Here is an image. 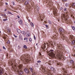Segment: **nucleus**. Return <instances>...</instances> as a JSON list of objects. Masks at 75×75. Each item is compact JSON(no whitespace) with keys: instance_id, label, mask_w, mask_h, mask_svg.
I'll use <instances>...</instances> for the list:
<instances>
[{"instance_id":"1","label":"nucleus","mask_w":75,"mask_h":75,"mask_svg":"<svg viewBox=\"0 0 75 75\" xmlns=\"http://www.w3.org/2000/svg\"><path fill=\"white\" fill-rule=\"evenodd\" d=\"M59 48H60V46L59 45H58L57 47L56 48L57 50L55 51V52H57V57H59V58H61V54L59 53Z\"/></svg>"},{"instance_id":"2","label":"nucleus","mask_w":75,"mask_h":75,"mask_svg":"<svg viewBox=\"0 0 75 75\" xmlns=\"http://www.w3.org/2000/svg\"><path fill=\"white\" fill-rule=\"evenodd\" d=\"M59 31L60 33V35L65 34V31L64 29L62 28H60L59 29Z\"/></svg>"},{"instance_id":"3","label":"nucleus","mask_w":75,"mask_h":75,"mask_svg":"<svg viewBox=\"0 0 75 75\" xmlns=\"http://www.w3.org/2000/svg\"><path fill=\"white\" fill-rule=\"evenodd\" d=\"M55 44H56V43L55 42L52 43V42H50L49 43V45L50 47H52V48H54V46L55 45Z\"/></svg>"},{"instance_id":"4","label":"nucleus","mask_w":75,"mask_h":75,"mask_svg":"<svg viewBox=\"0 0 75 75\" xmlns=\"http://www.w3.org/2000/svg\"><path fill=\"white\" fill-rule=\"evenodd\" d=\"M49 56L52 58H55V54L52 52H50L49 54Z\"/></svg>"},{"instance_id":"5","label":"nucleus","mask_w":75,"mask_h":75,"mask_svg":"<svg viewBox=\"0 0 75 75\" xmlns=\"http://www.w3.org/2000/svg\"><path fill=\"white\" fill-rule=\"evenodd\" d=\"M45 45H46V43H44V46H41V48L43 50H44V51H46L47 50V48H46L45 49V48H46V46H45Z\"/></svg>"},{"instance_id":"6","label":"nucleus","mask_w":75,"mask_h":75,"mask_svg":"<svg viewBox=\"0 0 75 75\" xmlns=\"http://www.w3.org/2000/svg\"><path fill=\"white\" fill-rule=\"evenodd\" d=\"M64 20L66 22V23H67V24H69V23H71V20H68V19H67V18H64Z\"/></svg>"},{"instance_id":"7","label":"nucleus","mask_w":75,"mask_h":75,"mask_svg":"<svg viewBox=\"0 0 75 75\" xmlns=\"http://www.w3.org/2000/svg\"><path fill=\"white\" fill-rule=\"evenodd\" d=\"M70 62L71 64H72V68H75V64H74V61H73V60H71Z\"/></svg>"},{"instance_id":"8","label":"nucleus","mask_w":75,"mask_h":75,"mask_svg":"<svg viewBox=\"0 0 75 75\" xmlns=\"http://www.w3.org/2000/svg\"><path fill=\"white\" fill-rule=\"evenodd\" d=\"M40 10V8L38 6H37L36 8L35 9L34 11L36 13H37L39 12V10Z\"/></svg>"},{"instance_id":"9","label":"nucleus","mask_w":75,"mask_h":75,"mask_svg":"<svg viewBox=\"0 0 75 75\" xmlns=\"http://www.w3.org/2000/svg\"><path fill=\"white\" fill-rule=\"evenodd\" d=\"M65 33H64L63 34H62L61 35L60 37L62 38V39L63 40H64L65 39V36L64 35Z\"/></svg>"},{"instance_id":"10","label":"nucleus","mask_w":75,"mask_h":75,"mask_svg":"<svg viewBox=\"0 0 75 75\" xmlns=\"http://www.w3.org/2000/svg\"><path fill=\"white\" fill-rule=\"evenodd\" d=\"M24 71L27 74H28V73H30V71H29V70L27 69H24Z\"/></svg>"},{"instance_id":"11","label":"nucleus","mask_w":75,"mask_h":75,"mask_svg":"<svg viewBox=\"0 0 75 75\" xmlns=\"http://www.w3.org/2000/svg\"><path fill=\"white\" fill-rule=\"evenodd\" d=\"M23 71L22 69L20 70V71L19 72V73L20 75H22L23 74Z\"/></svg>"},{"instance_id":"12","label":"nucleus","mask_w":75,"mask_h":75,"mask_svg":"<svg viewBox=\"0 0 75 75\" xmlns=\"http://www.w3.org/2000/svg\"><path fill=\"white\" fill-rule=\"evenodd\" d=\"M26 35L27 37H29L30 35V32L28 31L26 32Z\"/></svg>"},{"instance_id":"13","label":"nucleus","mask_w":75,"mask_h":75,"mask_svg":"<svg viewBox=\"0 0 75 75\" xmlns=\"http://www.w3.org/2000/svg\"><path fill=\"white\" fill-rule=\"evenodd\" d=\"M17 30L18 33H19V34L20 33H21V30H20L18 28L17 29Z\"/></svg>"},{"instance_id":"14","label":"nucleus","mask_w":75,"mask_h":75,"mask_svg":"<svg viewBox=\"0 0 75 75\" xmlns=\"http://www.w3.org/2000/svg\"><path fill=\"white\" fill-rule=\"evenodd\" d=\"M72 6V8H74L75 9V3H73Z\"/></svg>"},{"instance_id":"15","label":"nucleus","mask_w":75,"mask_h":75,"mask_svg":"<svg viewBox=\"0 0 75 75\" xmlns=\"http://www.w3.org/2000/svg\"><path fill=\"white\" fill-rule=\"evenodd\" d=\"M63 17H64V19H65V18H67L68 17V15H66V17L65 16V14H63Z\"/></svg>"},{"instance_id":"16","label":"nucleus","mask_w":75,"mask_h":75,"mask_svg":"<svg viewBox=\"0 0 75 75\" xmlns=\"http://www.w3.org/2000/svg\"><path fill=\"white\" fill-rule=\"evenodd\" d=\"M29 1H26L25 3V5H27V4H29Z\"/></svg>"},{"instance_id":"17","label":"nucleus","mask_w":75,"mask_h":75,"mask_svg":"<svg viewBox=\"0 0 75 75\" xmlns=\"http://www.w3.org/2000/svg\"><path fill=\"white\" fill-rule=\"evenodd\" d=\"M47 74H48V75H51V74L50 73V70H48L47 71Z\"/></svg>"},{"instance_id":"18","label":"nucleus","mask_w":75,"mask_h":75,"mask_svg":"<svg viewBox=\"0 0 75 75\" xmlns=\"http://www.w3.org/2000/svg\"><path fill=\"white\" fill-rule=\"evenodd\" d=\"M18 68L20 70L22 69V65H20L18 66Z\"/></svg>"},{"instance_id":"19","label":"nucleus","mask_w":75,"mask_h":75,"mask_svg":"<svg viewBox=\"0 0 75 75\" xmlns=\"http://www.w3.org/2000/svg\"><path fill=\"white\" fill-rule=\"evenodd\" d=\"M3 73V70H0V75H2Z\"/></svg>"},{"instance_id":"20","label":"nucleus","mask_w":75,"mask_h":75,"mask_svg":"<svg viewBox=\"0 0 75 75\" xmlns=\"http://www.w3.org/2000/svg\"><path fill=\"white\" fill-rule=\"evenodd\" d=\"M69 2H66V4H65V6H68L69 5Z\"/></svg>"},{"instance_id":"21","label":"nucleus","mask_w":75,"mask_h":75,"mask_svg":"<svg viewBox=\"0 0 75 75\" xmlns=\"http://www.w3.org/2000/svg\"><path fill=\"white\" fill-rule=\"evenodd\" d=\"M19 38L21 40H23V38H22V37H21V35H19Z\"/></svg>"},{"instance_id":"22","label":"nucleus","mask_w":75,"mask_h":75,"mask_svg":"<svg viewBox=\"0 0 75 75\" xmlns=\"http://www.w3.org/2000/svg\"><path fill=\"white\" fill-rule=\"evenodd\" d=\"M19 23L20 24H23V21H22V20H20V21H19Z\"/></svg>"},{"instance_id":"23","label":"nucleus","mask_w":75,"mask_h":75,"mask_svg":"<svg viewBox=\"0 0 75 75\" xmlns=\"http://www.w3.org/2000/svg\"><path fill=\"white\" fill-rule=\"evenodd\" d=\"M30 24L31 25L32 27H34V24H33V23L31 22L30 23Z\"/></svg>"},{"instance_id":"24","label":"nucleus","mask_w":75,"mask_h":75,"mask_svg":"<svg viewBox=\"0 0 75 75\" xmlns=\"http://www.w3.org/2000/svg\"><path fill=\"white\" fill-rule=\"evenodd\" d=\"M23 48H25V49H27V47L26 46V45H25L23 46Z\"/></svg>"},{"instance_id":"25","label":"nucleus","mask_w":75,"mask_h":75,"mask_svg":"<svg viewBox=\"0 0 75 75\" xmlns=\"http://www.w3.org/2000/svg\"><path fill=\"white\" fill-rule=\"evenodd\" d=\"M71 44L74 45L75 44V41L74 40L71 42Z\"/></svg>"},{"instance_id":"26","label":"nucleus","mask_w":75,"mask_h":75,"mask_svg":"<svg viewBox=\"0 0 75 75\" xmlns=\"http://www.w3.org/2000/svg\"><path fill=\"white\" fill-rule=\"evenodd\" d=\"M7 30H8V33H10L11 32V30L10 28H8L7 29Z\"/></svg>"},{"instance_id":"27","label":"nucleus","mask_w":75,"mask_h":75,"mask_svg":"<svg viewBox=\"0 0 75 75\" xmlns=\"http://www.w3.org/2000/svg\"><path fill=\"white\" fill-rule=\"evenodd\" d=\"M28 38H24V40H26V41L27 42L28 41Z\"/></svg>"},{"instance_id":"28","label":"nucleus","mask_w":75,"mask_h":75,"mask_svg":"<svg viewBox=\"0 0 75 75\" xmlns=\"http://www.w3.org/2000/svg\"><path fill=\"white\" fill-rule=\"evenodd\" d=\"M22 57H23V59H25L26 57V56L24 54L23 55Z\"/></svg>"},{"instance_id":"29","label":"nucleus","mask_w":75,"mask_h":75,"mask_svg":"<svg viewBox=\"0 0 75 75\" xmlns=\"http://www.w3.org/2000/svg\"><path fill=\"white\" fill-rule=\"evenodd\" d=\"M22 33L23 35H25V32L24 31H22Z\"/></svg>"},{"instance_id":"30","label":"nucleus","mask_w":75,"mask_h":75,"mask_svg":"<svg viewBox=\"0 0 75 75\" xmlns=\"http://www.w3.org/2000/svg\"><path fill=\"white\" fill-rule=\"evenodd\" d=\"M50 68L52 71H54V68L51 67H50Z\"/></svg>"},{"instance_id":"31","label":"nucleus","mask_w":75,"mask_h":75,"mask_svg":"<svg viewBox=\"0 0 75 75\" xmlns=\"http://www.w3.org/2000/svg\"><path fill=\"white\" fill-rule=\"evenodd\" d=\"M62 1H64V2H67L68 1V0H62Z\"/></svg>"},{"instance_id":"32","label":"nucleus","mask_w":75,"mask_h":75,"mask_svg":"<svg viewBox=\"0 0 75 75\" xmlns=\"http://www.w3.org/2000/svg\"><path fill=\"white\" fill-rule=\"evenodd\" d=\"M7 19H3V21H7Z\"/></svg>"},{"instance_id":"33","label":"nucleus","mask_w":75,"mask_h":75,"mask_svg":"<svg viewBox=\"0 0 75 75\" xmlns=\"http://www.w3.org/2000/svg\"><path fill=\"white\" fill-rule=\"evenodd\" d=\"M21 1L22 3H24L25 1V0H21Z\"/></svg>"},{"instance_id":"34","label":"nucleus","mask_w":75,"mask_h":75,"mask_svg":"<svg viewBox=\"0 0 75 75\" xmlns=\"http://www.w3.org/2000/svg\"><path fill=\"white\" fill-rule=\"evenodd\" d=\"M28 11H31V8H28Z\"/></svg>"},{"instance_id":"35","label":"nucleus","mask_w":75,"mask_h":75,"mask_svg":"<svg viewBox=\"0 0 75 75\" xmlns=\"http://www.w3.org/2000/svg\"><path fill=\"white\" fill-rule=\"evenodd\" d=\"M72 28L73 29V30H75V27L74 26H73L72 27Z\"/></svg>"},{"instance_id":"36","label":"nucleus","mask_w":75,"mask_h":75,"mask_svg":"<svg viewBox=\"0 0 75 75\" xmlns=\"http://www.w3.org/2000/svg\"><path fill=\"white\" fill-rule=\"evenodd\" d=\"M8 14H12V13L8 11Z\"/></svg>"},{"instance_id":"37","label":"nucleus","mask_w":75,"mask_h":75,"mask_svg":"<svg viewBox=\"0 0 75 75\" xmlns=\"http://www.w3.org/2000/svg\"><path fill=\"white\" fill-rule=\"evenodd\" d=\"M10 42L9 40L7 42V44H10Z\"/></svg>"},{"instance_id":"38","label":"nucleus","mask_w":75,"mask_h":75,"mask_svg":"<svg viewBox=\"0 0 75 75\" xmlns=\"http://www.w3.org/2000/svg\"><path fill=\"white\" fill-rule=\"evenodd\" d=\"M53 51H54V50H51L49 51V52H53Z\"/></svg>"},{"instance_id":"39","label":"nucleus","mask_w":75,"mask_h":75,"mask_svg":"<svg viewBox=\"0 0 75 75\" xmlns=\"http://www.w3.org/2000/svg\"><path fill=\"white\" fill-rule=\"evenodd\" d=\"M59 8L60 10H62V7H61Z\"/></svg>"},{"instance_id":"40","label":"nucleus","mask_w":75,"mask_h":75,"mask_svg":"<svg viewBox=\"0 0 75 75\" xmlns=\"http://www.w3.org/2000/svg\"><path fill=\"white\" fill-rule=\"evenodd\" d=\"M30 69V70L31 71V72H33V68H31Z\"/></svg>"},{"instance_id":"41","label":"nucleus","mask_w":75,"mask_h":75,"mask_svg":"<svg viewBox=\"0 0 75 75\" xmlns=\"http://www.w3.org/2000/svg\"><path fill=\"white\" fill-rule=\"evenodd\" d=\"M13 66L15 67H16L17 66V65L15 64H14L13 65Z\"/></svg>"},{"instance_id":"42","label":"nucleus","mask_w":75,"mask_h":75,"mask_svg":"<svg viewBox=\"0 0 75 75\" xmlns=\"http://www.w3.org/2000/svg\"><path fill=\"white\" fill-rule=\"evenodd\" d=\"M39 54L40 55V57H41V52H39Z\"/></svg>"},{"instance_id":"43","label":"nucleus","mask_w":75,"mask_h":75,"mask_svg":"<svg viewBox=\"0 0 75 75\" xmlns=\"http://www.w3.org/2000/svg\"><path fill=\"white\" fill-rule=\"evenodd\" d=\"M13 35L15 37V38H17V36H16V35H15V34H14Z\"/></svg>"},{"instance_id":"44","label":"nucleus","mask_w":75,"mask_h":75,"mask_svg":"<svg viewBox=\"0 0 75 75\" xmlns=\"http://www.w3.org/2000/svg\"><path fill=\"white\" fill-rule=\"evenodd\" d=\"M29 41L30 42H31V41H32V39L31 38L29 39Z\"/></svg>"},{"instance_id":"45","label":"nucleus","mask_w":75,"mask_h":75,"mask_svg":"<svg viewBox=\"0 0 75 75\" xmlns=\"http://www.w3.org/2000/svg\"><path fill=\"white\" fill-rule=\"evenodd\" d=\"M6 14H3V17H6Z\"/></svg>"},{"instance_id":"46","label":"nucleus","mask_w":75,"mask_h":75,"mask_svg":"<svg viewBox=\"0 0 75 75\" xmlns=\"http://www.w3.org/2000/svg\"><path fill=\"white\" fill-rule=\"evenodd\" d=\"M12 4H13V6H14V2H12Z\"/></svg>"},{"instance_id":"47","label":"nucleus","mask_w":75,"mask_h":75,"mask_svg":"<svg viewBox=\"0 0 75 75\" xmlns=\"http://www.w3.org/2000/svg\"><path fill=\"white\" fill-rule=\"evenodd\" d=\"M34 40H36V38H35V36H34Z\"/></svg>"},{"instance_id":"48","label":"nucleus","mask_w":75,"mask_h":75,"mask_svg":"<svg viewBox=\"0 0 75 75\" xmlns=\"http://www.w3.org/2000/svg\"><path fill=\"white\" fill-rule=\"evenodd\" d=\"M37 62L38 63H39L40 62H41V61H37Z\"/></svg>"},{"instance_id":"49","label":"nucleus","mask_w":75,"mask_h":75,"mask_svg":"<svg viewBox=\"0 0 75 75\" xmlns=\"http://www.w3.org/2000/svg\"><path fill=\"white\" fill-rule=\"evenodd\" d=\"M3 48L4 50H6V48L4 46L3 47Z\"/></svg>"},{"instance_id":"50","label":"nucleus","mask_w":75,"mask_h":75,"mask_svg":"<svg viewBox=\"0 0 75 75\" xmlns=\"http://www.w3.org/2000/svg\"><path fill=\"white\" fill-rule=\"evenodd\" d=\"M17 17L18 18H20V16H17Z\"/></svg>"},{"instance_id":"51","label":"nucleus","mask_w":75,"mask_h":75,"mask_svg":"<svg viewBox=\"0 0 75 75\" xmlns=\"http://www.w3.org/2000/svg\"><path fill=\"white\" fill-rule=\"evenodd\" d=\"M17 1H18V2H20L21 1V0H17Z\"/></svg>"},{"instance_id":"52","label":"nucleus","mask_w":75,"mask_h":75,"mask_svg":"<svg viewBox=\"0 0 75 75\" xmlns=\"http://www.w3.org/2000/svg\"><path fill=\"white\" fill-rule=\"evenodd\" d=\"M45 26H46V27H48V25H45Z\"/></svg>"},{"instance_id":"53","label":"nucleus","mask_w":75,"mask_h":75,"mask_svg":"<svg viewBox=\"0 0 75 75\" xmlns=\"http://www.w3.org/2000/svg\"><path fill=\"white\" fill-rule=\"evenodd\" d=\"M49 23H50V24H51V21H49Z\"/></svg>"},{"instance_id":"54","label":"nucleus","mask_w":75,"mask_h":75,"mask_svg":"<svg viewBox=\"0 0 75 75\" xmlns=\"http://www.w3.org/2000/svg\"><path fill=\"white\" fill-rule=\"evenodd\" d=\"M64 11H67V9L66 8L64 9Z\"/></svg>"},{"instance_id":"55","label":"nucleus","mask_w":75,"mask_h":75,"mask_svg":"<svg viewBox=\"0 0 75 75\" xmlns=\"http://www.w3.org/2000/svg\"><path fill=\"white\" fill-rule=\"evenodd\" d=\"M28 21L29 22V23H30V19H28Z\"/></svg>"},{"instance_id":"56","label":"nucleus","mask_w":75,"mask_h":75,"mask_svg":"<svg viewBox=\"0 0 75 75\" xmlns=\"http://www.w3.org/2000/svg\"><path fill=\"white\" fill-rule=\"evenodd\" d=\"M5 4H6V5H8V3H5Z\"/></svg>"},{"instance_id":"57","label":"nucleus","mask_w":75,"mask_h":75,"mask_svg":"<svg viewBox=\"0 0 75 75\" xmlns=\"http://www.w3.org/2000/svg\"><path fill=\"white\" fill-rule=\"evenodd\" d=\"M6 10H7V9H5L4 10V11H6Z\"/></svg>"},{"instance_id":"58","label":"nucleus","mask_w":75,"mask_h":75,"mask_svg":"<svg viewBox=\"0 0 75 75\" xmlns=\"http://www.w3.org/2000/svg\"><path fill=\"white\" fill-rule=\"evenodd\" d=\"M0 52H1V49H0Z\"/></svg>"},{"instance_id":"59","label":"nucleus","mask_w":75,"mask_h":75,"mask_svg":"<svg viewBox=\"0 0 75 75\" xmlns=\"http://www.w3.org/2000/svg\"><path fill=\"white\" fill-rule=\"evenodd\" d=\"M71 17H73V15H71Z\"/></svg>"},{"instance_id":"60","label":"nucleus","mask_w":75,"mask_h":75,"mask_svg":"<svg viewBox=\"0 0 75 75\" xmlns=\"http://www.w3.org/2000/svg\"><path fill=\"white\" fill-rule=\"evenodd\" d=\"M1 16H2L3 17V14H2L1 15Z\"/></svg>"},{"instance_id":"61","label":"nucleus","mask_w":75,"mask_h":75,"mask_svg":"<svg viewBox=\"0 0 75 75\" xmlns=\"http://www.w3.org/2000/svg\"><path fill=\"white\" fill-rule=\"evenodd\" d=\"M62 69L63 70H64L65 69H64V68H63Z\"/></svg>"},{"instance_id":"62","label":"nucleus","mask_w":75,"mask_h":75,"mask_svg":"<svg viewBox=\"0 0 75 75\" xmlns=\"http://www.w3.org/2000/svg\"><path fill=\"white\" fill-rule=\"evenodd\" d=\"M48 64H49V65H51V63H48Z\"/></svg>"},{"instance_id":"63","label":"nucleus","mask_w":75,"mask_h":75,"mask_svg":"<svg viewBox=\"0 0 75 75\" xmlns=\"http://www.w3.org/2000/svg\"><path fill=\"white\" fill-rule=\"evenodd\" d=\"M11 63H12V62H13L12 61H11L10 62Z\"/></svg>"},{"instance_id":"64","label":"nucleus","mask_w":75,"mask_h":75,"mask_svg":"<svg viewBox=\"0 0 75 75\" xmlns=\"http://www.w3.org/2000/svg\"><path fill=\"white\" fill-rule=\"evenodd\" d=\"M41 20L42 21L43 20H42V19H41Z\"/></svg>"}]
</instances>
